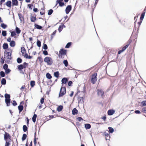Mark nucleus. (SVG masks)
Masks as SVG:
<instances>
[{
	"label": "nucleus",
	"mask_w": 146,
	"mask_h": 146,
	"mask_svg": "<svg viewBox=\"0 0 146 146\" xmlns=\"http://www.w3.org/2000/svg\"><path fill=\"white\" fill-rule=\"evenodd\" d=\"M45 62L47 63V64L49 65H51L53 63L52 58L46 56L44 59Z\"/></svg>",
	"instance_id": "nucleus-1"
},
{
	"label": "nucleus",
	"mask_w": 146,
	"mask_h": 146,
	"mask_svg": "<svg viewBox=\"0 0 146 146\" xmlns=\"http://www.w3.org/2000/svg\"><path fill=\"white\" fill-rule=\"evenodd\" d=\"M66 89L65 86L61 87L59 94V97L62 96L66 94Z\"/></svg>",
	"instance_id": "nucleus-2"
},
{
	"label": "nucleus",
	"mask_w": 146,
	"mask_h": 146,
	"mask_svg": "<svg viewBox=\"0 0 146 146\" xmlns=\"http://www.w3.org/2000/svg\"><path fill=\"white\" fill-rule=\"evenodd\" d=\"M97 73H95L93 74L92 76L91 82L93 84H94L97 81Z\"/></svg>",
	"instance_id": "nucleus-3"
},
{
	"label": "nucleus",
	"mask_w": 146,
	"mask_h": 146,
	"mask_svg": "<svg viewBox=\"0 0 146 146\" xmlns=\"http://www.w3.org/2000/svg\"><path fill=\"white\" fill-rule=\"evenodd\" d=\"M23 102L22 101L20 102V105L18 106V109L19 113H20L23 109Z\"/></svg>",
	"instance_id": "nucleus-4"
},
{
	"label": "nucleus",
	"mask_w": 146,
	"mask_h": 146,
	"mask_svg": "<svg viewBox=\"0 0 146 146\" xmlns=\"http://www.w3.org/2000/svg\"><path fill=\"white\" fill-rule=\"evenodd\" d=\"M72 9V6L70 5H68L65 9V13L66 14H68L71 11Z\"/></svg>",
	"instance_id": "nucleus-5"
},
{
	"label": "nucleus",
	"mask_w": 146,
	"mask_h": 146,
	"mask_svg": "<svg viewBox=\"0 0 146 146\" xmlns=\"http://www.w3.org/2000/svg\"><path fill=\"white\" fill-rule=\"evenodd\" d=\"M97 94L98 96H101L102 98L104 97V96L103 95L104 92L102 90L98 89L97 90Z\"/></svg>",
	"instance_id": "nucleus-6"
},
{
	"label": "nucleus",
	"mask_w": 146,
	"mask_h": 146,
	"mask_svg": "<svg viewBox=\"0 0 146 146\" xmlns=\"http://www.w3.org/2000/svg\"><path fill=\"white\" fill-rule=\"evenodd\" d=\"M68 78H64L61 80L62 86H63L64 84H66L68 82Z\"/></svg>",
	"instance_id": "nucleus-7"
},
{
	"label": "nucleus",
	"mask_w": 146,
	"mask_h": 146,
	"mask_svg": "<svg viewBox=\"0 0 146 146\" xmlns=\"http://www.w3.org/2000/svg\"><path fill=\"white\" fill-rule=\"evenodd\" d=\"M59 53H60V55H66V50H64L63 49H62L60 50Z\"/></svg>",
	"instance_id": "nucleus-8"
},
{
	"label": "nucleus",
	"mask_w": 146,
	"mask_h": 146,
	"mask_svg": "<svg viewBox=\"0 0 146 146\" xmlns=\"http://www.w3.org/2000/svg\"><path fill=\"white\" fill-rule=\"evenodd\" d=\"M10 137L9 134L6 132H5V134L4 135V139L6 141H8V139H10Z\"/></svg>",
	"instance_id": "nucleus-9"
},
{
	"label": "nucleus",
	"mask_w": 146,
	"mask_h": 146,
	"mask_svg": "<svg viewBox=\"0 0 146 146\" xmlns=\"http://www.w3.org/2000/svg\"><path fill=\"white\" fill-rule=\"evenodd\" d=\"M12 6H17L18 5V2L17 0H12Z\"/></svg>",
	"instance_id": "nucleus-10"
},
{
	"label": "nucleus",
	"mask_w": 146,
	"mask_h": 146,
	"mask_svg": "<svg viewBox=\"0 0 146 146\" xmlns=\"http://www.w3.org/2000/svg\"><path fill=\"white\" fill-rule=\"evenodd\" d=\"M37 130V128H35V138L34 139V144L36 145V132Z\"/></svg>",
	"instance_id": "nucleus-11"
},
{
	"label": "nucleus",
	"mask_w": 146,
	"mask_h": 146,
	"mask_svg": "<svg viewBox=\"0 0 146 146\" xmlns=\"http://www.w3.org/2000/svg\"><path fill=\"white\" fill-rule=\"evenodd\" d=\"M115 112V111L113 110H109L108 111V114L109 115H113Z\"/></svg>",
	"instance_id": "nucleus-12"
},
{
	"label": "nucleus",
	"mask_w": 146,
	"mask_h": 146,
	"mask_svg": "<svg viewBox=\"0 0 146 146\" xmlns=\"http://www.w3.org/2000/svg\"><path fill=\"white\" fill-rule=\"evenodd\" d=\"M12 2L11 1H8L5 3V5L9 7H11Z\"/></svg>",
	"instance_id": "nucleus-13"
},
{
	"label": "nucleus",
	"mask_w": 146,
	"mask_h": 146,
	"mask_svg": "<svg viewBox=\"0 0 146 146\" xmlns=\"http://www.w3.org/2000/svg\"><path fill=\"white\" fill-rule=\"evenodd\" d=\"M18 15L20 20V21L21 22L24 20V18L22 15L21 13H18Z\"/></svg>",
	"instance_id": "nucleus-14"
},
{
	"label": "nucleus",
	"mask_w": 146,
	"mask_h": 146,
	"mask_svg": "<svg viewBox=\"0 0 146 146\" xmlns=\"http://www.w3.org/2000/svg\"><path fill=\"white\" fill-rule=\"evenodd\" d=\"M11 52L10 53V52H7L6 53L5 52L4 53V58H5V56L7 57L11 56Z\"/></svg>",
	"instance_id": "nucleus-15"
},
{
	"label": "nucleus",
	"mask_w": 146,
	"mask_h": 146,
	"mask_svg": "<svg viewBox=\"0 0 146 146\" xmlns=\"http://www.w3.org/2000/svg\"><path fill=\"white\" fill-rule=\"evenodd\" d=\"M5 101L7 104V106H8L10 105L11 102L10 99H5Z\"/></svg>",
	"instance_id": "nucleus-16"
},
{
	"label": "nucleus",
	"mask_w": 146,
	"mask_h": 146,
	"mask_svg": "<svg viewBox=\"0 0 146 146\" xmlns=\"http://www.w3.org/2000/svg\"><path fill=\"white\" fill-rule=\"evenodd\" d=\"M78 113V111L77 109L75 108L72 110V114L73 115L77 114Z\"/></svg>",
	"instance_id": "nucleus-17"
},
{
	"label": "nucleus",
	"mask_w": 146,
	"mask_h": 146,
	"mask_svg": "<svg viewBox=\"0 0 146 146\" xmlns=\"http://www.w3.org/2000/svg\"><path fill=\"white\" fill-rule=\"evenodd\" d=\"M3 48L4 49H7L8 48V45L7 43H4L3 45Z\"/></svg>",
	"instance_id": "nucleus-18"
},
{
	"label": "nucleus",
	"mask_w": 146,
	"mask_h": 146,
	"mask_svg": "<svg viewBox=\"0 0 146 146\" xmlns=\"http://www.w3.org/2000/svg\"><path fill=\"white\" fill-rule=\"evenodd\" d=\"M83 97H79L78 99V101L79 103H83L84 102L83 100Z\"/></svg>",
	"instance_id": "nucleus-19"
},
{
	"label": "nucleus",
	"mask_w": 146,
	"mask_h": 146,
	"mask_svg": "<svg viewBox=\"0 0 146 146\" xmlns=\"http://www.w3.org/2000/svg\"><path fill=\"white\" fill-rule=\"evenodd\" d=\"M31 21L32 22H35L36 20V18L35 17H34L32 15L31 17Z\"/></svg>",
	"instance_id": "nucleus-20"
},
{
	"label": "nucleus",
	"mask_w": 146,
	"mask_h": 146,
	"mask_svg": "<svg viewBox=\"0 0 146 146\" xmlns=\"http://www.w3.org/2000/svg\"><path fill=\"white\" fill-rule=\"evenodd\" d=\"M10 45L12 47H13L15 46V42L14 40H12L10 43Z\"/></svg>",
	"instance_id": "nucleus-21"
},
{
	"label": "nucleus",
	"mask_w": 146,
	"mask_h": 146,
	"mask_svg": "<svg viewBox=\"0 0 146 146\" xmlns=\"http://www.w3.org/2000/svg\"><path fill=\"white\" fill-rule=\"evenodd\" d=\"M34 26L36 28L39 30L41 29L42 28V27L41 26L36 24H35Z\"/></svg>",
	"instance_id": "nucleus-22"
},
{
	"label": "nucleus",
	"mask_w": 146,
	"mask_h": 146,
	"mask_svg": "<svg viewBox=\"0 0 146 146\" xmlns=\"http://www.w3.org/2000/svg\"><path fill=\"white\" fill-rule=\"evenodd\" d=\"M6 81L5 78H3L1 80V84L2 85H5L6 84Z\"/></svg>",
	"instance_id": "nucleus-23"
},
{
	"label": "nucleus",
	"mask_w": 146,
	"mask_h": 146,
	"mask_svg": "<svg viewBox=\"0 0 146 146\" xmlns=\"http://www.w3.org/2000/svg\"><path fill=\"white\" fill-rule=\"evenodd\" d=\"M36 117L37 115L35 114L32 118V121L33 122L35 123L36 121Z\"/></svg>",
	"instance_id": "nucleus-24"
},
{
	"label": "nucleus",
	"mask_w": 146,
	"mask_h": 146,
	"mask_svg": "<svg viewBox=\"0 0 146 146\" xmlns=\"http://www.w3.org/2000/svg\"><path fill=\"white\" fill-rule=\"evenodd\" d=\"M63 108V106H62L60 105L57 107V110L58 112H60L62 110Z\"/></svg>",
	"instance_id": "nucleus-25"
},
{
	"label": "nucleus",
	"mask_w": 146,
	"mask_h": 146,
	"mask_svg": "<svg viewBox=\"0 0 146 146\" xmlns=\"http://www.w3.org/2000/svg\"><path fill=\"white\" fill-rule=\"evenodd\" d=\"M16 32L17 34H19L21 32V30H20L19 28L17 27H16L15 28Z\"/></svg>",
	"instance_id": "nucleus-26"
},
{
	"label": "nucleus",
	"mask_w": 146,
	"mask_h": 146,
	"mask_svg": "<svg viewBox=\"0 0 146 146\" xmlns=\"http://www.w3.org/2000/svg\"><path fill=\"white\" fill-rule=\"evenodd\" d=\"M18 69L20 70L21 71L24 68L23 67V65L22 64H20L18 65L17 66Z\"/></svg>",
	"instance_id": "nucleus-27"
},
{
	"label": "nucleus",
	"mask_w": 146,
	"mask_h": 146,
	"mask_svg": "<svg viewBox=\"0 0 146 146\" xmlns=\"http://www.w3.org/2000/svg\"><path fill=\"white\" fill-rule=\"evenodd\" d=\"M46 78L48 79H50L52 77L50 74L48 73H47L46 74Z\"/></svg>",
	"instance_id": "nucleus-28"
},
{
	"label": "nucleus",
	"mask_w": 146,
	"mask_h": 146,
	"mask_svg": "<svg viewBox=\"0 0 146 146\" xmlns=\"http://www.w3.org/2000/svg\"><path fill=\"white\" fill-rule=\"evenodd\" d=\"M5 99H9L10 98V95L9 94L6 93L5 95Z\"/></svg>",
	"instance_id": "nucleus-29"
},
{
	"label": "nucleus",
	"mask_w": 146,
	"mask_h": 146,
	"mask_svg": "<svg viewBox=\"0 0 146 146\" xmlns=\"http://www.w3.org/2000/svg\"><path fill=\"white\" fill-rule=\"evenodd\" d=\"M54 76L56 78H58L59 76V73L58 71L55 72L54 73Z\"/></svg>",
	"instance_id": "nucleus-30"
},
{
	"label": "nucleus",
	"mask_w": 146,
	"mask_h": 146,
	"mask_svg": "<svg viewBox=\"0 0 146 146\" xmlns=\"http://www.w3.org/2000/svg\"><path fill=\"white\" fill-rule=\"evenodd\" d=\"M72 43L71 42H69L65 46V48H69L71 46Z\"/></svg>",
	"instance_id": "nucleus-31"
},
{
	"label": "nucleus",
	"mask_w": 146,
	"mask_h": 146,
	"mask_svg": "<svg viewBox=\"0 0 146 146\" xmlns=\"http://www.w3.org/2000/svg\"><path fill=\"white\" fill-rule=\"evenodd\" d=\"M35 84V81L32 80L30 82V85L31 87H33Z\"/></svg>",
	"instance_id": "nucleus-32"
},
{
	"label": "nucleus",
	"mask_w": 146,
	"mask_h": 146,
	"mask_svg": "<svg viewBox=\"0 0 146 146\" xmlns=\"http://www.w3.org/2000/svg\"><path fill=\"white\" fill-rule=\"evenodd\" d=\"M37 45L38 46L40 47L41 46V43L40 40H39L38 39L37 40V41L36 42Z\"/></svg>",
	"instance_id": "nucleus-33"
},
{
	"label": "nucleus",
	"mask_w": 146,
	"mask_h": 146,
	"mask_svg": "<svg viewBox=\"0 0 146 146\" xmlns=\"http://www.w3.org/2000/svg\"><path fill=\"white\" fill-rule=\"evenodd\" d=\"M1 26L3 29H5L7 27V25L4 23H1Z\"/></svg>",
	"instance_id": "nucleus-34"
},
{
	"label": "nucleus",
	"mask_w": 146,
	"mask_h": 146,
	"mask_svg": "<svg viewBox=\"0 0 146 146\" xmlns=\"http://www.w3.org/2000/svg\"><path fill=\"white\" fill-rule=\"evenodd\" d=\"M0 75L2 77H4L5 76V73L3 71H1L0 72Z\"/></svg>",
	"instance_id": "nucleus-35"
},
{
	"label": "nucleus",
	"mask_w": 146,
	"mask_h": 146,
	"mask_svg": "<svg viewBox=\"0 0 146 146\" xmlns=\"http://www.w3.org/2000/svg\"><path fill=\"white\" fill-rule=\"evenodd\" d=\"M21 52L23 54L25 52H26V50L23 47H22L21 48Z\"/></svg>",
	"instance_id": "nucleus-36"
},
{
	"label": "nucleus",
	"mask_w": 146,
	"mask_h": 146,
	"mask_svg": "<svg viewBox=\"0 0 146 146\" xmlns=\"http://www.w3.org/2000/svg\"><path fill=\"white\" fill-rule=\"evenodd\" d=\"M53 10L52 9H50L48 11V15H50L52 14V13H53Z\"/></svg>",
	"instance_id": "nucleus-37"
},
{
	"label": "nucleus",
	"mask_w": 146,
	"mask_h": 146,
	"mask_svg": "<svg viewBox=\"0 0 146 146\" xmlns=\"http://www.w3.org/2000/svg\"><path fill=\"white\" fill-rule=\"evenodd\" d=\"M27 137V135L25 134H24L22 137V141H24L26 139Z\"/></svg>",
	"instance_id": "nucleus-38"
},
{
	"label": "nucleus",
	"mask_w": 146,
	"mask_h": 146,
	"mask_svg": "<svg viewBox=\"0 0 146 146\" xmlns=\"http://www.w3.org/2000/svg\"><path fill=\"white\" fill-rule=\"evenodd\" d=\"M56 32V30L54 31L51 35V39H52L53 38L54 36L55 35Z\"/></svg>",
	"instance_id": "nucleus-39"
},
{
	"label": "nucleus",
	"mask_w": 146,
	"mask_h": 146,
	"mask_svg": "<svg viewBox=\"0 0 146 146\" xmlns=\"http://www.w3.org/2000/svg\"><path fill=\"white\" fill-rule=\"evenodd\" d=\"M22 59L20 58H18L17 59V62L18 63L20 64L22 62Z\"/></svg>",
	"instance_id": "nucleus-40"
},
{
	"label": "nucleus",
	"mask_w": 146,
	"mask_h": 146,
	"mask_svg": "<svg viewBox=\"0 0 146 146\" xmlns=\"http://www.w3.org/2000/svg\"><path fill=\"white\" fill-rule=\"evenodd\" d=\"M63 63L65 66L66 67L68 66V62L66 60H64L63 61Z\"/></svg>",
	"instance_id": "nucleus-41"
},
{
	"label": "nucleus",
	"mask_w": 146,
	"mask_h": 146,
	"mask_svg": "<svg viewBox=\"0 0 146 146\" xmlns=\"http://www.w3.org/2000/svg\"><path fill=\"white\" fill-rule=\"evenodd\" d=\"M2 35L4 36H5L7 35V32L5 31H3L2 32Z\"/></svg>",
	"instance_id": "nucleus-42"
},
{
	"label": "nucleus",
	"mask_w": 146,
	"mask_h": 146,
	"mask_svg": "<svg viewBox=\"0 0 146 146\" xmlns=\"http://www.w3.org/2000/svg\"><path fill=\"white\" fill-rule=\"evenodd\" d=\"M16 35V33L14 31H12L11 32V36L12 37H13Z\"/></svg>",
	"instance_id": "nucleus-43"
},
{
	"label": "nucleus",
	"mask_w": 146,
	"mask_h": 146,
	"mask_svg": "<svg viewBox=\"0 0 146 146\" xmlns=\"http://www.w3.org/2000/svg\"><path fill=\"white\" fill-rule=\"evenodd\" d=\"M28 64L26 62H24L23 64H22L23 65V67L24 68H26V67L27 66Z\"/></svg>",
	"instance_id": "nucleus-44"
},
{
	"label": "nucleus",
	"mask_w": 146,
	"mask_h": 146,
	"mask_svg": "<svg viewBox=\"0 0 146 146\" xmlns=\"http://www.w3.org/2000/svg\"><path fill=\"white\" fill-rule=\"evenodd\" d=\"M63 29V26L60 25L59 27L58 28V31L59 32H60Z\"/></svg>",
	"instance_id": "nucleus-45"
},
{
	"label": "nucleus",
	"mask_w": 146,
	"mask_h": 146,
	"mask_svg": "<svg viewBox=\"0 0 146 146\" xmlns=\"http://www.w3.org/2000/svg\"><path fill=\"white\" fill-rule=\"evenodd\" d=\"M91 125L89 123H86L85 124V128H91Z\"/></svg>",
	"instance_id": "nucleus-46"
},
{
	"label": "nucleus",
	"mask_w": 146,
	"mask_h": 146,
	"mask_svg": "<svg viewBox=\"0 0 146 146\" xmlns=\"http://www.w3.org/2000/svg\"><path fill=\"white\" fill-rule=\"evenodd\" d=\"M43 48L44 50H46L48 48V47L47 45L45 43H44Z\"/></svg>",
	"instance_id": "nucleus-47"
},
{
	"label": "nucleus",
	"mask_w": 146,
	"mask_h": 146,
	"mask_svg": "<svg viewBox=\"0 0 146 146\" xmlns=\"http://www.w3.org/2000/svg\"><path fill=\"white\" fill-rule=\"evenodd\" d=\"M3 68L4 70L8 68L7 64H4L3 66Z\"/></svg>",
	"instance_id": "nucleus-48"
},
{
	"label": "nucleus",
	"mask_w": 146,
	"mask_h": 146,
	"mask_svg": "<svg viewBox=\"0 0 146 146\" xmlns=\"http://www.w3.org/2000/svg\"><path fill=\"white\" fill-rule=\"evenodd\" d=\"M5 72L7 74H8L11 72V70L9 68L5 70Z\"/></svg>",
	"instance_id": "nucleus-49"
},
{
	"label": "nucleus",
	"mask_w": 146,
	"mask_h": 146,
	"mask_svg": "<svg viewBox=\"0 0 146 146\" xmlns=\"http://www.w3.org/2000/svg\"><path fill=\"white\" fill-rule=\"evenodd\" d=\"M109 129V131H108L109 133H112L114 131V129L113 128H108Z\"/></svg>",
	"instance_id": "nucleus-50"
},
{
	"label": "nucleus",
	"mask_w": 146,
	"mask_h": 146,
	"mask_svg": "<svg viewBox=\"0 0 146 146\" xmlns=\"http://www.w3.org/2000/svg\"><path fill=\"white\" fill-rule=\"evenodd\" d=\"M58 3L59 4V6L60 7H62L64 5V3L63 2H62V1L61 2H59Z\"/></svg>",
	"instance_id": "nucleus-51"
},
{
	"label": "nucleus",
	"mask_w": 146,
	"mask_h": 146,
	"mask_svg": "<svg viewBox=\"0 0 146 146\" xmlns=\"http://www.w3.org/2000/svg\"><path fill=\"white\" fill-rule=\"evenodd\" d=\"M43 54L45 55H47L48 54V52L47 50H45L43 51Z\"/></svg>",
	"instance_id": "nucleus-52"
},
{
	"label": "nucleus",
	"mask_w": 146,
	"mask_h": 146,
	"mask_svg": "<svg viewBox=\"0 0 146 146\" xmlns=\"http://www.w3.org/2000/svg\"><path fill=\"white\" fill-rule=\"evenodd\" d=\"M33 5L31 4H29L28 5V7L31 9H32V7L33 6Z\"/></svg>",
	"instance_id": "nucleus-53"
},
{
	"label": "nucleus",
	"mask_w": 146,
	"mask_h": 146,
	"mask_svg": "<svg viewBox=\"0 0 146 146\" xmlns=\"http://www.w3.org/2000/svg\"><path fill=\"white\" fill-rule=\"evenodd\" d=\"M13 105L14 106H15L17 105V103L15 100H13L12 103Z\"/></svg>",
	"instance_id": "nucleus-54"
},
{
	"label": "nucleus",
	"mask_w": 146,
	"mask_h": 146,
	"mask_svg": "<svg viewBox=\"0 0 146 146\" xmlns=\"http://www.w3.org/2000/svg\"><path fill=\"white\" fill-rule=\"evenodd\" d=\"M10 143L9 142V141H6V143L5 146H9L10 145Z\"/></svg>",
	"instance_id": "nucleus-55"
},
{
	"label": "nucleus",
	"mask_w": 146,
	"mask_h": 146,
	"mask_svg": "<svg viewBox=\"0 0 146 146\" xmlns=\"http://www.w3.org/2000/svg\"><path fill=\"white\" fill-rule=\"evenodd\" d=\"M72 82L71 81H69L68 82V85L69 86H72Z\"/></svg>",
	"instance_id": "nucleus-56"
},
{
	"label": "nucleus",
	"mask_w": 146,
	"mask_h": 146,
	"mask_svg": "<svg viewBox=\"0 0 146 146\" xmlns=\"http://www.w3.org/2000/svg\"><path fill=\"white\" fill-rule=\"evenodd\" d=\"M141 104L143 106H146V101H143L141 102Z\"/></svg>",
	"instance_id": "nucleus-57"
},
{
	"label": "nucleus",
	"mask_w": 146,
	"mask_h": 146,
	"mask_svg": "<svg viewBox=\"0 0 146 146\" xmlns=\"http://www.w3.org/2000/svg\"><path fill=\"white\" fill-rule=\"evenodd\" d=\"M142 110L143 112L146 113V107L143 108Z\"/></svg>",
	"instance_id": "nucleus-58"
},
{
	"label": "nucleus",
	"mask_w": 146,
	"mask_h": 146,
	"mask_svg": "<svg viewBox=\"0 0 146 146\" xmlns=\"http://www.w3.org/2000/svg\"><path fill=\"white\" fill-rule=\"evenodd\" d=\"M134 113L136 114H140L141 113V112L139 110H136L134 111Z\"/></svg>",
	"instance_id": "nucleus-59"
},
{
	"label": "nucleus",
	"mask_w": 146,
	"mask_h": 146,
	"mask_svg": "<svg viewBox=\"0 0 146 146\" xmlns=\"http://www.w3.org/2000/svg\"><path fill=\"white\" fill-rule=\"evenodd\" d=\"M109 132L108 133H106V132H105L104 133V135H105V136L106 137H108L109 136Z\"/></svg>",
	"instance_id": "nucleus-60"
},
{
	"label": "nucleus",
	"mask_w": 146,
	"mask_h": 146,
	"mask_svg": "<svg viewBox=\"0 0 146 146\" xmlns=\"http://www.w3.org/2000/svg\"><path fill=\"white\" fill-rule=\"evenodd\" d=\"M144 16H145L143 15H141L140 18V20L142 21L144 18Z\"/></svg>",
	"instance_id": "nucleus-61"
},
{
	"label": "nucleus",
	"mask_w": 146,
	"mask_h": 146,
	"mask_svg": "<svg viewBox=\"0 0 146 146\" xmlns=\"http://www.w3.org/2000/svg\"><path fill=\"white\" fill-rule=\"evenodd\" d=\"M78 120L79 121H80L81 120H83L82 118L81 117H78L77 118Z\"/></svg>",
	"instance_id": "nucleus-62"
},
{
	"label": "nucleus",
	"mask_w": 146,
	"mask_h": 146,
	"mask_svg": "<svg viewBox=\"0 0 146 146\" xmlns=\"http://www.w3.org/2000/svg\"><path fill=\"white\" fill-rule=\"evenodd\" d=\"M40 102L41 104H43L44 102V98H41L40 100Z\"/></svg>",
	"instance_id": "nucleus-63"
},
{
	"label": "nucleus",
	"mask_w": 146,
	"mask_h": 146,
	"mask_svg": "<svg viewBox=\"0 0 146 146\" xmlns=\"http://www.w3.org/2000/svg\"><path fill=\"white\" fill-rule=\"evenodd\" d=\"M33 11L35 12H37L38 11V9L37 8H35L33 9Z\"/></svg>",
	"instance_id": "nucleus-64"
}]
</instances>
